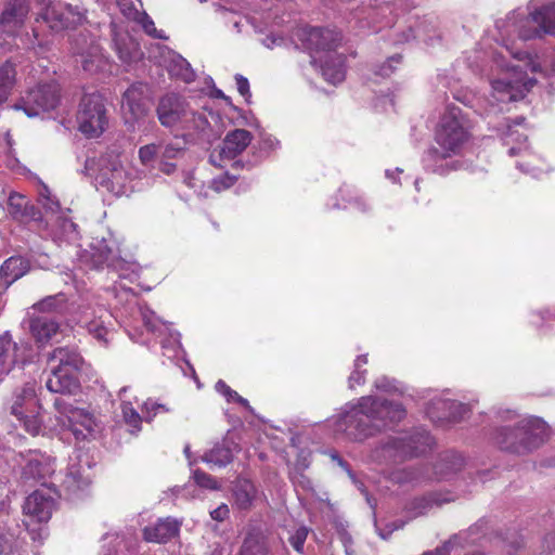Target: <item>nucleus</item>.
<instances>
[{"instance_id":"f257e3e1","label":"nucleus","mask_w":555,"mask_h":555,"mask_svg":"<svg viewBox=\"0 0 555 555\" xmlns=\"http://www.w3.org/2000/svg\"><path fill=\"white\" fill-rule=\"evenodd\" d=\"M515 12L506 21L498 23L501 30L502 50L494 52L492 63L486 75L492 89V98L502 103L522 99L535 85V78L528 77L527 72L537 73L540 65L527 52L509 46L513 35L521 40L555 33V3H548L535 10L530 16L518 18Z\"/></svg>"},{"instance_id":"f03ea898","label":"nucleus","mask_w":555,"mask_h":555,"mask_svg":"<svg viewBox=\"0 0 555 555\" xmlns=\"http://www.w3.org/2000/svg\"><path fill=\"white\" fill-rule=\"evenodd\" d=\"M405 411L400 403L373 397H362L358 406L344 412L336 422V430L350 440L362 441L388 425L400 422Z\"/></svg>"},{"instance_id":"7ed1b4c3","label":"nucleus","mask_w":555,"mask_h":555,"mask_svg":"<svg viewBox=\"0 0 555 555\" xmlns=\"http://www.w3.org/2000/svg\"><path fill=\"white\" fill-rule=\"evenodd\" d=\"M472 138V126L459 107H450L441 116L435 132L439 149L431 147L423 156L424 168L431 172L444 173L442 162L461 152Z\"/></svg>"},{"instance_id":"20e7f679","label":"nucleus","mask_w":555,"mask_h":555,"mask_svg":"<svg viewBox=\"0 0 555 555\" xmlns=\"http://www.w3.org/2000/svg\"><path fill=\"white\" fill-rule=\"evenodd\" d=\"M546 423L534 416L520 420L516 426H501L495 429L492 441L501 450L525 455L539 449L547 439Z\"/></svg>"},{"instance_id":"39448f33","label":"nucleus","mask_w":555,"mask_h":555,"mask_svg":"<svg viewBox=\"0 0 555 555\" xmlns=\"http://www.w3.org/2000/svg\"><path fill=\"white\" fill-rule=\"evenodd\" d=\"M157 118L165 128L189 132H205L209 122L205 114L194 112L188 102L178 94L169 93L159 99Z\"/></svg>"},{"instance_id":"423d86ee","label":"nucleus","mask_w":555,"mask_h":555,"mask_svg":"<svg viewBox=\"0 0 555 555\" xmlns=\"http://www.w3.org/2000/svg\"><path fill=\"white\" fill-rule=\"evenodd\" d=\"M83 172L94 178L95 182L114 194L124 192L128 175L118 155L106 154L98 160L88 158Z\"/></svg>"},{"instance_id":"0eeeda50","label":"nucleus","mask_w":555,"mask_h":555,"mask_svg":"<svg viewBox=\"0 0 555 555\" xmlns=\"http://www.w3.org/2000/svg\"><path fill=\"white\" fill-rule=\"evenodd\" d=\"M431 438L425 430L418 431L415 435H400L395 437H387L373 451L372 457L375 461H388L416 456L424 453L430 446Z\"/></svg>"},{"instance_id":"6e6552de","label":"nucleus","mask_w":555,"mask_h":555,"mask_svg":"<svg viewBox=\"0 0 555 555\" xmlns=\"http://www.w3.org/2000/svg\"><path fill=\"white\" fill-rule=\"evenodd\" d=\"M78 129L88 138H99L108 126L107 109L100 93L85 94L77 113Z\"/></svg>"},{"instance_id":"1a4fd4ad","label":"nucleus","mask_w":555,"mask_h":555,"mask_svg":"<svg viewBox=\"0 0 555 555\" xmlns=\"http://www.w3.org/2000/svg\"><path fill=\"white\" fill-rule=\"evenodd\" d=\"M60 103V87L56 82L38 83L31 88L15 109H22L28 117H38L53 111Z\"/></svg>"},{"instance_id":"9d476101","label":"nucleus","mask_w":555,"mask_h":555,"mask_svg":"<svg viewBox=\"0 0 555 555\" xmlns=\"http://www.w3.org/2000/svg\"><path fill=\"white\" fill-rule=\"evenodd\" d=\"M41 5L39 18H41L51 30L61 31L79 24L83 15L72 5L59 0H37Z\"/></svg>"},{"instance_id":"9b49d317","label":"nucleus","mask_w":555,"mask_h":555,"mask_svg":"<svg viewBox=\"0 0 555 555\" xmlns=\"http://www.w3.org/2000/svg\"><path fill=\"white\" fill-rule=\"evenodd\" d=\"M72 52L76 63L80 64L82 69L89 74L104 70L108 64L101 47L85 34H79L73 39Z\"/></svg>"},{"instance_id":"f8f14e48","label":"nucleus","mask_w":555,"mask_h":555,"mask_svg":"<svg viewBox=\"0 0 555 555\" xmlns=\"http://www.w3.org/2000/svg\"><path fill=\"white\" fill-rule=\"evenodd\" d=\"M54 406L66 417L64 425L70 429L76 439H86L94 430V418L86 410L74 406L63 398H56Z\"/></svg>"},{"instance_id":"ddd939ff","label":"nucleus","mask_w":555,"mask_h":555,"mask_svg":"<svg viewBox=\"0 0 555 555\" xmlns=\"http://www.w3.org/2000/svg\"><path fill=\"white\" fill-rule=\"evenodd\" d=\"M301 41L310 53L333 52L341 41V34L328 28L311 27L301 33Z\"/></svg>"},{"instance_id":"4468645a","label":"nucleus","mask_w":555,"mask_h":555,"mask_svg":"<svg viewBox=\"0 0 555 555\" xmlns=\"http://www.w3.org/2000/svg\"><path fill=\"white\" fill-rule=\"evenodd\" d=\"M86 257H89L94 269L104 266L117 269L120 262L119 248L112 237L93 238Z\"/></svg>"},{"instance_id":"2eb2a0df","label":"nucleus","mask_w":555,"mask_h":555,"mask_svg":"<svg viewBox=\"0 0 555 555\" xmlns=\"http://www.w3.org/2000/svg\"><path fill=\"white\" fill-rule=\"evenodd\" d=\"M29 13L27 0H8L0 14V31L10 36L23 26Z\"/></svg>"},{"instance_id":"dca6fc26","label":"nucleus","mask_w":555,"mask_h":555,"mask_svg":"<svg viewBox=\"0 0 555 555\" xmlns=\"http://www.w3.org/2000/svg\"><path fill=\"white\" fill-rule=\"evenodd\" d=\"M426 413L436 424L456 422L466 413V406L455 400L436 399L429 403Z\"/></svg>"},{"instance_id":"f3484780","label":"nucleus","mask_w":555,"mask_h":555,"mask_svg":"<svg viewBox=\"0 0 555 555\" xmlns=\"http://www.w3.org/2000/svg\"><path fill=\"white\" fill-rule=\"evenodd\" d=\"M54 508L53 498L43 490H36L27 496L23 509L24 513L35 521H48Z\"/></svg>"},{"instance_id":"a211bd4d","label":"nucleus","mask_w":555,"mask_h":555,"mask_svg":"<svg viewBox=\"0 0 555 555\" xmlns=\"http://www.w3.org/2000/svg\"><path fill=\"white\" fill-rule=\"evenodd\" d=\"M320 62L322 76L326 81L337 85L344 81L346 76L345 57L343 54L331 52L325 54V59H317L311 55V63Z\"/></svg>"},{"instance_id":"6ab92c4d","label":"nucleus","mask_w":555,"mask_h":555,"mask_svg":"<svg viewBox=\"0 0 555 555\" xmlns=\"http://www.w3.org/2000/svg\"><path fill=\"white\" fill-rule=\"evenodd\" d=\"M142 94V87L137 85H132L125 91L121 108L126 115V122L133 124L145 115L146 108Z\"/></svg>"},{"instance_id":"aec40b11","label":"nucleus","mask_w":555,"mask_h":555,"mask_svg":"<svg viewBox=\"0 0 555 555\" xmlns=\"http://www.w3.org/2000/svg\"><path fill=\"white\" fill-rule=\"evenodd\" d=\"M77 372L64 371L51 367V374L46 380V387L49 391L61 395H72L79 388L76 376Z\"/></svg>"},{"instance_id":"412c9836","label":"nucleus","mask_w":555,"mask_h":555,"mask_svg":"<svg viewBox=\"0 0 555 555\" xmlns=\"http://www.w3.org/2000/svg\"><path fill=\"white\" fill-rule=\"evenodd\" d=\"M89 468L90 465L87 460L82 464L80 453H75L74 456H70L64 480L66 487L70 490H76L88 486L90 483V475L88 474Z\"/></svg>"},{"instance_id":"4be33fe9","label":"nucleus","mask_w":555,"mask_h":555,"mask_svg":"<svg viewBox=\"0 0 555 555\" xmlns=\"http://www.w3.org/2000/svg\"><path fill=\"white\" fill-rule=\"evenodd\" d=\"M82 357L75 347L55 348L48 357L50 367L78 372L82 365Z\"/></svg>"},{"instance_id":"5701e85b","label":"nucleus","mask_w":555,"mask_h":555,"mask_svg":"<svg viewBox=\"0 0 555 555\" xmlns=\"http://www.w3.org/2000/svg\"><path fill=\"white\" fill-rule=\"evenodd\" d=\"M253 135L245 129H235L227 133L220 149V157L233 159L250 144Z\"/></svg>"},{"instance_id":"b1692460","label":"nucleus","mask_w":555,"mask_h":555,"mask_svg":"<svg viewBox=\"0 0 555 555\" xmlns=\"http://www.w3.org/2000/svg\"><path fill=\"white\" fill-rule=\"evenodd\" d=\"M180 525L175 519L167 517L156 524L147 526L143 530L144 539L149 542L164 543L176 537Z\"/></svg>"},{"instance_id":"393cba45","label":"nucleus","mask_w":555,"mask_h":555,"mask_svg":"<svg viewBox=\"0 0 555 555\" xmlns=\"http://www.w3.org/2000/svg\"><path fill=\"white\" fill-rule=\"evenodd\" d=\"M8 210L11 217L20 222L37 219L38 210L22 194L11 193L8 199Z\"/></svg>"},{"instance_id":"a878e982","label":"nucleus","mask_w":555,"mask_h":555,"mask_svg":"<svg viewBox=\"0 0 555 555\" xmlns=\"http://www.w3.org/2000/svg\"><path fill=\"white\" fill-rule=\"evenodd\" d=\"M18 346L9 333L0 335V380L10 373L18 361Z\"/></svg>"},{"instance_id":"bb28decb","label":"nucleus","mask_w":555,"mask_h":555,"mask_svg":"<svg viewBox=\"0 0 555 555\" xmlns=\"http://www.w3.org/2000/svg\"><path fill=\"white\" fill-rule=\"evenodd\" d=\"M59 322L47 315L33 318L29 323L33 337L42 345L49 343L59 333Z\"/></svg>"},{"instance_id":"cd10ccee","label":"nucleus","mask_w":555,"mask_h":555,"mask_svg":"<svg viewBox=\"0 0 555 555\" xmlns=\"http://www.w3.org/2000/svg\"><path fill=\"white\" fill-rule=\"evenodd\" d=\"M53 472L52 460L50 456L39 452L33 451L27 459L23 468V474L26 478L41 479Z\"/></svg>"},{"instance_id":"c85d7f7f","label":"nucleus","mask_w":555,"mask_h":555,"mask_svg":"<svg viewBox=\"0 0 555 555\" xmlns=\"http://www.w3.org/2000/svg\"><path fill=\"white\" fill-rule=\"evenodd\" d=\"M183 154L184 147L179 142L159 143L158 170L167 176L175 173L177 165L173 160Z\"/></svg>"},{"instance_id":"c756f323","label":"nucleus","mask_w":555,"mask_h":555,"mask_svg":"<svg viewBox=\"0 0 555 555\" xmlns=\"http://www.w3.org/2000/svg\"><path fill=\"white\" fill-rule=\"evenodd\" d=\"M37 408L36 391L33 384H25L14 393L11 413L17 418H22L24 413Z\"/></svg>"},{"instance_id":"7c9ffc66","label":"nucleus","mask_w":555,"mask_h":555,"mask_svg":"<svg viewBox=\"0 0 555 555\" xmlns=\"http://www.w3.org/2000/svg\"><path fill=\"white\" fill-rule=\"evenodd\" d=\"M29 270V261L21 256H13L7 259L1 268V280L5 285H11L25 275Z\"/></svg>"},{"instance_id":"2f4dec72","label":"nucleus","mask_w":555,"mask_h":555,"mask_svg":"<svg viewBox=\"0 0 555 555\" xmlns=\"http://www.w3.org/2000/svg\"><path fill=\"white\" fill-rule=\"evenodd\" d=\"M115 51L122 63L130 64L142 56L139 44L127 34L114 37Z\"/></svg>"},{"instance_id":"473e14b6","label":"nucleus","mask_w":555,"mask_h":555,"mask_svg":"<svg viewBox=\"0 0 555 555\" xmlns=\"http://www.w3.org/2000/svg\"><path fill=\"white\" fill-rule=\"evenodd\" d=\"M256 489L251 481L238 478L233 486L234 504L240 509H248L255 499Z\"/></svg>"},{"instance_id":"72a5a7b5","label":"nucleus","mask_w":555,"mask_h":555,"mask_svg":"<svg viewBox=\"0 0 555 555\" xmlns=\"http://www.w3.org/2000/svg\"><path fill=\"white\" fill-rule=\"evenodd\" d=\"M449 499H440L437 494H430L429 496L416 498L406 505V513L410 519L426 515L429 509L436 505L439 506L442 503L449 502Z\"/></svg>"},{"instance_id":"f704fd0d","label":"nucleus","mask_w":555,"mask_h":555,"mask_svg":"<svg viewBox=\"0 0 555 555\" xmlns=\"http://www.w3.org/2000/svg\"><path fill=\"white\" fill-rule=\"evenodd\" d=\"M267 538L260 532H249L244 539L238 555H268Z\"/></svg>"},{"instance_id":"c9c22d12","label":"nucleus","mask_w":555,"mask_h":555,"mask_svg":"<svg viewBox=\"0 0 555 555\" xmlns=\"http://www.w3.org/2000/svg\"><path fill=\"white\" fill-rule=\"evenodd\" d=\"M16 82L15 65L9 61L0 65V106L7 102Z\"/></svg>"},{"instance_id":"e433bc0d","label":"nucleus","mask_w":555,"mask_h":555,"mask_svg":"<svg viewBox=\"0 0 555 555\" xmlns=\"http://www.w3.org/2000/svg\"><path fill=\"white\" fill-rule=\"evenodd\" d=\"M105 319H109L107 313H105V315H100L99 318L88 321L85 324L88 333L103 346L108 344L112 336V331L106 325Z\"/></svg>"},{"instance_id":"4c0bfd02","label":"nucleus","mask_w":555,"mask_h":555,"mask_svg":"<svg viewBox=\"0 0 555 555\" xmlns=\"http://www.w3.org/2000/svg\"><path fill=\"white\" fill-rule=\"evenodd\" d=\"M202 461L214 466L224 467L233 461V454L230 448L217 444L204 453Z\"/></svg>"},{"instance_id":"58836bf2","label":"nucleus","mask_w":555,"mask_h":555,"mask_svg":"<svg viewBox=\"0 0 555 555\" xmlns=\"http://www.w3.org/2000/svg\"><path fill=\"white\" fill-rule=\"evenodd\" d=\"M53 235L55 241L70 242L78 237L77 225L67 218L57 217L54 221Z\"/></svg>"},{"instance_id":"ea45409f","label":"nucleus","mask_w":555,"mask_h":555,"mask_svg":"<svg viewBox=\"0 0 555 555\" xmlns=\"http://www.w3.org/2000/svg\"><path fill=\"white\" fill-rule=\"evenodd\" d=\"M168 70L171 76L180 78L184 82H191L195 79V73L191 68L190 63L180 55L171 59Z\"/></svg>"},{"instance_id":"a19ab883","label":"nucleus","mask_w":555,"mask_h":555,"mask_svg":"<svg viewBox=\"0 0 555 555\" xmlns=\"http://www.w3.org/2000/svg\"><path fill=\"white\" fill-rule=\"evenodd\" d=\"M128 390V387H122L119 390V398L121 399V412L124 421L131 427V431H139L141 428L142 417L132 406V403L122 399L124 393Z\"/></svg>"},{"instance_id":"79ce46f5","label":"nucleus","mask_w":555,"mask_h":555,"mask_svg":"<svg viewBox=\"0 0 555 555\" xmlns=\"http://www.w3.org/2000/svg\"><path fill=\"white\" fill-rule=\"evenodd\" d=\"M67 298L64 293L47 296L42 300L34 305V309L41 312H56L66 304Z\"/></svg>"},{"instance_id":"37998d69","label":"nucleus","mask_w":555,"mask_h":555,"mask_svg":"<svg viewBox=\"0 0 555 555\" xmlns=\"http://www.w3.org/2000/svg\"><path fill=\"white\" fill-rule=\"evenodd\" d=\"M366 363L367 354H361L354 360L353 371L348 378V385L350 389H353L357 385H363L365 383L366 370L362 367Z\"/></svg>"},{"instance_id":"c03bdc74","label":"nucleus","mask_w":555,"mask_h":555,"mask_svg":"<svg viewBox=\"0 0 555 555\" xmlns=\"http://www.w3.org/2000/svg\"><path fill=\"white\" fill-rule=\"evenodd\" d=\"M26 44L37 55H42L50 49V41L42 37L36 28H33L31 34L26 35Z\"/></svg>"},{"instance_id":"a18cd8bd","label":"nucleus","mask_w":555,"mask_h":555,"mask_svg":"<svg viewBox=\"0 0 555 555\" xmlns=\"http://www.w3.org/2000/svg\"><path fill=\"white\" fill-rule=\"evenodd\" d=\"M133 20L142 26L149 36L157 39H167L163 30H158L155 27L153 20L145 12H139L135 10L133 13Z\"/></svg>"},{"instance_id":"49530a36","label":"nucleus","mask_w":555,"mask_h":555,"mask_svg":"<svg viewBox=\"0 0 555 555\" xmlns=\"http://www.w3.org/2000/svg\"><path fill=\"white\" fill-rule=\"evenodd\" d=\"M138 156L143 166H152L156 160L159 162V143H150L141 146Z\"/></svg>"},{"instance_id":"de8ad7c7","label":"nucleus","mask_w":555,"mask_h":555,"mask_svg":"<svg viewBox=\"0 0 555 555\" xmlns=\"http://www.w3.org/2000/svg\"><path fill=\"white\" fill-rule=\"evenodd\" d=\"M215 389L217 392L222 395L228 402L235 401L248 410L251 409L248 401L245 398L241 397L235 390L231 389L222 379H219L216 383Z\"/></svg>"},{"instance_id":"09e8293b","label":"nucleus","mask_w":555,"mask_h":555,"mask_svg":"<svg viewBox=\"0 0 555 555\" xmlns=\"http://www.w3.org/2000/svg\"><path fill=\"white\" fill-rule=\"evenodd\" d=\"M17 420L22 423L25 430L30 435L36 436L39 434L42 423L36 413V409H31L29 412L24 413V416Z\"/></svg>"},{"instance_id":"8fccbe9b","label":"nucleus","mask_w":555,"mask_h":555,"mask_svg":"<svg viewBox=\"0 0 555 555\" xmlns=\"http://www.w3.org/2000/svg\"><path fill=\"white\" fill-rule=\"evenodd\" d=\"M193 478L197 486L209 490H219V482L209 474L195 469L193 472Z\"/></svg>"},{"instance_id":"3c124183","label":"nucleus","mask_w":555,"mask_h":555,"mask_svg":"<svg viewBox=\"0 0 555 555\" xmlns=\"http://www.w3.org/2000/svg\"><path fill=\"white\" fill-rule=\"evenodd\" d=\"M141 317L144 325L149 331L155 334L162 332L164 324L160 323V321L155 317L153 311L141 308Z\"/></svg>"},{"instance_id":"603ef678","label":"nucleus","mask_w":555,"mask_h":555,"mask_svg":"<svg viewBox=\"0 0 555 555\" xmlns=\"http://www.w3.org/2000/svg\"><path fill=\"white\" fill-rule=\"evenodd\" d=\"M307 537H308V529L306 527H299L289 537L288 541L295 551H297L298 553H304V546H305Z\"/></svg>"},{"instance_id":"864d4df0","label":"nucleus","mask_w":555,"mask_h":555,"mask_svg":"<svg viewBox=\"0 0 555 555\" xmlns=\"http://www.w3.org/2000/svg\"><path fill=\"white\" fill-rule=\"evenodd\" d=\"M235 181H236V178L234 176H230L229 173H225L223 176L215 178L211 181V188L217 192H221V191L227 190V189L231 188L232 185H234Z\"/></svg>"},{"instance_id":"5fc2aeb1","label":"nucleus","mask_w":555,"mask_h":555,"mask_svg":"<svg viewBox=\"0 0 555 555\" xmlns=\"http://www.w3.org/2000/svg\"><path fill=\"white\" fill-rule=\"evenodd\" d=\"M460 545V538L454 535L448 542H446L441 547L436 548L435 552H425L422 555H450L452 551L456 546Z\"/></svg>"},{"instance_id":"6e6d98bb","label":"nucleus","mask_w":555,"mask_h":555,"mask_svg":"<svg viewBox=\"0 0 555 555\" xmlns=\"http://www.w3.org/2000/svg\"><path fill=\"white\" fill-rule=\"evenodd\" d=\"M40 202L48 211L55 212L60 208L59 202L51 197L50 191L47 186H44L43 191L40 192Z\"/></svg>"},{"instance_id":"4d7b16f0","label":"nucleus","mask_w":555,"mask_h":555,"mask_svg":"<svg viewBox=\"0 0 555 555\" xmlns=\"http://www.w3.org/2000/svg\"><path fill=\"white\" fill-rule=\"evenodd\" d=\"M144 410L147 414L152 413V416H155L158 413H168L171 411L165 404L157 403L151 399L144 402Z\"/></svg>"},{"instance_id":"13d9d810","label":"nucleus","mask_w":555,"mask_h":555,"mask_svg":"<svg viewBox=\"0 0 555 555\" xmlns=\"http://www.w3.org/2000/svg\"><path fill=\"white\" fill-rule=\"evenodd\" d=\"M451 472H457L461 470L464 466V459L461 454L452 453L443 460Z\"/></svg>"},{"instance_id":"bf43d9fd","label":"nucleus","mask_w":555,"mask_h":555,"mask_svg":"<svg viewBox=\"0 0 555 555\" xmlns=\"http://www.w3.org/2000/svg\"><path fill=\"white\" fill-rule=\"evenodd\" d=\"M400 62H401V55H393V56L389 57L387 60L386 64L380 66L379 70H378V75L384 76V77L391 75L395 70V64H399Z\"/></svg>"},{"instance_id":"052dcab7","label":"nucleus","mask_w":555,"mask_h":555,"mask_svg":"<svg viewBox=\"0 0 555 555\" xmlns=\"http://www.w3.org/2000/svg\"><path fill=\"white\" fill-rule=\"evenodd\" d=\"M235 81L237 86V91L240 92L241 95H243L246 99V101H248V98L251 96L248 79L237 74L235 75Z\"/></svg>"},{"instance_id":"680f3d73","label":"nucleus","mask_w":555,"mask_h":555,"mask_svg":"<svg viewBox=\"0 0 555 555\" xmlns=\"http://www.w3.org/2000/svg\"><path fill=\"white\" fill-rule=\"evenodd\" d=\"M279 144L280 142L274 137L264 134L259 142V149L266 152L274 151Z\"/></svg>"},{"instance_id":"e2e57ef3","label":"nucleus","mask_w":555,"mask_h":555,"mask_svg":"<svg viewBox=\"0 0 555 555\" xmlns=\"http://www.w3.org/2000/svg\"><path fill=\"white\" fill-rule=\"evenodd\" d=\"M210 516L212 519L217 521H222L229 516V507L225 504H221L217 508L210 512Z\"/></svg>"},{"instance_id":"0e129e2a","label":"nucleus","mask_w":555,"mask_h":555,"mask_svg":"<svg viewBox=\"0 0 555 555\" xmlns=\"http://www.w3.org/2000/svg\"><path fill=\"white\" fill-rule=\"evenodd\" d=\"M282 42L283 38L273 35H269L263 39V44L269 49L280 46Z\"/></svg>"},{"instance_id":"69168bd1","label":"nucleus","mask_w":555,"mask_h":555,"mask_svg":"<svg viewBox=\"0 0 555 555\" xmlns=\"http://www.w3.org/2000/svg\"><path fill=\"white\" fill-rule=\"evenodd\" d=\"M375 387L385 391H390L392 389L391 382L387 377L377 378L375 380Z\"/></svg>"},{"instance_id":"338daca9","label":"nucleus","mask_w":555,"mask_h":555,"mask_svg":"<svg viewBox=\"0 0 555 555\" xmlns=\"http://www.w3.org/2000/svg\"><path fill=\"white\" fill-rule=\"evenodd\" d=\"M194 175L193 172L191 171H184L182 173V181L183 183L189 186V188H195V183H194Z\"/></svg>"},{"instance_id":"774afa93","label":"nucleus","mask_w":555,"mask_h":555,"mask_svg":"<svg viewBox=\"0 0 555 555\" xmlns=\"http://www.w3.org/2000/svg\"><path fill=\"white\" fill-rule=\"evenodd\" d=\"M332 459H333L334 461H336V462H337V464H338L339 466H341V467H343V468L348 473V475H349L350 477H352V476H353V475H352V472L349 469L348 464H347V463H346V462H345V461H344V460H343L338 454H333V455H332Z\"/></svg>"}]
</instances>
